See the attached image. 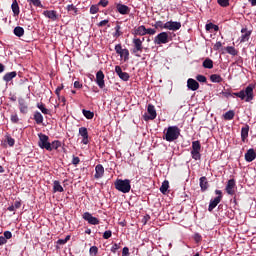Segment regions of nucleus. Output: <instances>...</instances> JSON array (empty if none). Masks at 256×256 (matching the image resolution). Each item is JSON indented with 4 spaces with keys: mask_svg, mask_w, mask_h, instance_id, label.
Masks as SVG:
<instances>
[{
    "mask_svg": "<svg viewBox=\"0 0 256 256\" xmlns=\"http://www.w3.org/2000/svg\"><path fill=\"white\" fill-rule=\"evenodd\" d=\"M232 97H239L241 101H246V103L253 101V85H248L245 90L240 92L232 93Z\"/></svg>",
    "mask_w": 256,
    "mask_h": 256,
    "instance_id": "obj_1",
    "label": "nucleus"
},
{
    "mask_svg": "<svg viewBox=\"0 0 256 256\" xmlns=\"http://www.w3.org/2000/svg\"><path fill=\"white\" fill-rule=\"evenodd\" d=\"M179 135H181V130L177 126H169L166 130H164V139H166L168 143L177 141V139H179Z\"/></svg>",
    "mask_w": 256,
    "mask_h": 256,
    "instance_id": "obj_2",
    "label": "nucleus"
},
{
    "mask_svg": "<svg viewBox=\"0 0 256 256\" xmlns=\"http://www.w3.org/2000/svg\"><path fill=\"white\" fill-rule=\"evenodd\" d=\"M115 189L121 193H129L131 191V181L129 179L121 180L118 179L115 182Z\"/></svg>",
    "mask_w": 256,
    "mask_h": 256,
    "instance_id": "obj_3",
    "label": "nucleus"
},
{
    "mask_svg": "<svg viewBox=\"0 0 256 256\" xmlns=\"http://www.w3.org/2000/svg\"><path fill=\"white\" fill-rule=\"evenodd\" d=\"M38 137V146L40 147V149H46V151H51V142L49 141V136L40 133L38 134Z\"/></svg>",
    "mask_w": 256,
    "mask_h": 256,
    "instance_id": "obj_4",
    "label": "nucleus"
},
{
    "mask_svg": "<svg viewBox=\"0 0 256 256\" xmlns=\"http://www.w3.org/2000/svg\"><path fill=\"white\" fill-rule=\"evenodd\" d=\"M132 43L134 47L131 53H133L135 57H141V53H143V41L139 38H134Z\"/></svg>",
    "mask_w": 256,
    "mask_h": 256,
    "instance_id": "obj_5",
    "label": "nucleus"
},
{
    "mask_svg": "<svg viewBox=\"0 0 256 256\" xmlns=\"http://www.w3.org/2000/svg\"><path fill=\"white\" fill-rule=\"evenodd\" d=\"M157 117V111L155 110V106L149 104L147 107V112L143 115L144 121H153Z\"/></svg>",
    "mask_w": 256,
    "mask_h": 256,
    "instance_id": "obj_6",
    "label": "nucleus"
},
{
    "mask_svg": "<svg viewBox=\"0 0 256 256\" xmlns=\"http://www.w3.org/2000/svg\"><path fill=\"white\" fill-rule=\"evenodd\" d=\"M82 218L84 219V221H87L89 223V225H99L100 221L99 218L94 217L91 213L89 212H85L82 215Z\"/></svg>",
    "mask_w": 256,
    "mask_h": 256,
    "instance_id": "obj_7",
    "label": "nucleus"
},
{
    "mask_svg": "<svg viewBox=\"0 0 256 256\" xmlns=\"http://www.w3.org/2000/svg\"><path fill=\"white\" fill-rule=\"evenodd\" d=\"M235 189H237V184L235 183V179L228 180L225 191L228 195H235Z\"/></svg>",
    "mask_w": 256,
    "mask_h": 256,
    "instance_id": "obj_8",
    "label": "nucleus"
},
{
    "mask_svg": "<svg viewBox=\"0 0 256 256\" xmlns=\"http://www.w3.org/2000/svg\"><path fill=\"white\" fill-rule=\"evenodd\" d=\"M96 83L100 89L105 88V74L101 70L96 73Z\"/></svg>",
    "mask_w": 256,
    "mask_h": 256,
    "instance_id": "obj_9",
    "label": "nucleus"
},
{
    "mask_svg": "<svg viewBox=\"0 0 256 256\" xmlns=\"http://www.w3.org/2000/svg\"><path fill=\"white\" fill-rule=\"evenodd\" d=\"M79 135L82 137L83 145H89V131L85 127L79 128Z\"/></svg>",
    "mask_w": 256,
    "mask_h": 256,
    "instance_id": "obj_10",
    "label": "nucleus"
},
{
    "mask_svg": "<svg viewBox=\"0 0 256 256\" xmlns=\"http://www.w3.org/2000/svg\"><path fill=\"white\" fill-rule=\"evenodd\" d=\"M115 73L118 75V77L122 81H128L130 78L129 73L123 72V69H121V66H115Z\"/></svg>",
    "mask_w": 256,
    "mask_h": 256,
    "instance_id": "obj_11",
    "label": "nucleus"
},
{
    "mask_svg": "<svg viewBox=\"0 0 256 256\" xmlns=\"http://www.w3.org/2000/svg\"><path fill=\"white\" fill-rule=\"evenodd\" d=\"M164 29H169V31H179L181 29V23L180 22H166L164 24Z\"/></svg>",
    "mask_w": 256,
    "mask_h": 256,
    "instance_id": "obj_12",
    "label": "nucleus"
},
{
    "mask_svg": "<svg viewBox=\"0 0 256 256\" xmlns=\"http://www.w3.org/2000/svg\"><path fill=\"white\" fill-rule=\"evenodd\" d=\"M116 10L120 15H129L131 8L125 4L118 3L116 4Z\"/></svg>",
    "mask_w": 256,
    "mask_h": 256,
    "instance_id": "obj_13",
    "label": "nucleus"
},
{
    "mask_svg": "<svg viewBox=\"0 0 256 256\" xmlns=\"http://www.w3.org/2000/svg\"><path fill=\"white\" fill-rule=\"evenodd\" d=\"M103 175H105V168L103 167V165L101 164L96 165L94 177L96 179H101Z\"/></svg>",
    "mask_w": 256,
    "mask_h": 256,
    "instance_id": "obj_14",
    "label": "nucleus"
},
{
    "mask_svg": "<svg viewBox=\"0 0 256 256\" xmlns=\"http://www.w3.org/2000/svg\"><path fill=\"white\" fill-rule=\"evenodd\" d=\"M187 87L188 89H190V91H197V89H199V82H197V80L195 79H188L187 80Z\"/></svg>",
    "mask_w": 256,
    "mask_h": 256,
    "instance_id": "obj_15",
    "label": "nucleus"
},
{
    "mask_svg": "<svg viewBox=\"0 0 256 256\" xmlns=\"http://www.w3.org/2000/svg\"><path fill=\"white\" fill-rule=\"evenodd\" d=\"M256 159V153L255 150L253 148L249 149L246 153H245V160L248 163H251L252 161H255Z\"/></svg>",
    "mask_w": 256,
    "mask_h": 256,
    "instance_id": "obj_16",
    "label": "nucleus"
},
{
    "mask_svg": "<svg viewBox=\"0 0 256 256\" xmlns=\"http://www.w3.org/2000/svg\"><path fill=\"white\" fill-rule=\"evenodd\" d=\"M43 15L46 16L48 19H51V21H57V11L55 10H45L43 12Z\"/></svg>",
    "mask_w": 256,
    "mask_h": 256,
    "instance_id": "obj_17",
    "label": "nucleus"
},
{
    "mask_svg": "<svg viewBox=\"0 0 256 256\" xmlns=\"http://www.w3.org/2000/svg\"><path fill=\"white\" fill-rule=\"evenodd\" d=\"M241 33L242 35L240 37V43L249 41V37H251V31L247 30L246 28H242Z\"/></svg>",
    "mask_w": 256,
    "mask_h": 256,
    "instance_id": "obj_18",
    "label": "nucleus"
},
{
    "mask_svg": "<svg viewBox=\"0 0 256 256\" xmlns=\"http://www.w3.org/2000/svg\"><path fill=\"white\" fill-rule=\"evenodd\" d=\"M221 203V196H217L213 200H210L209 206H208V211H213L215 207H217Z\"/></svg>",
    "mask_w": 256,
    "mask_h": 256,
    "instance_id": "obj_19",
    "label": "nucleus"
},
{
    "mask_svg": "<svg viewBox=\"0 0 256 256\" xmlns=\"http://www.w3.org/2000/svg\"><path fill=\"white\" fill-rule=\"evenodd\" d=\"M15 77H17L16 71L8 72L3 76V81H5V83H9L10 81H13Z\"/></svg>",
    "mask_w": 256,
    "mask_h": 256,
    "instance_id": "obj_20",
    "label": "nucleus"
},
{
    "mask_svg": "<svg viewBox=\"0 0 256 256\" xmlns=\"http://www.w3.org/2000/svg\"><path fill=\"white\" fill-rule=\"evenodd\" d=\"M12 5H11V9L12 12L14 14V17H18V15L21 13V10L19 8V3L17 2V0H12Z\"/></svg>",
    "mask_w": 256,
    "mask_h": 256,
    "instance_id": "obj_21",
    "label": "nucleus"
},
{
    "mask_svg": "<svg viewBox=\"0 0 256 256\" xmlns=\"http://www.w3.org/2000/svg\"><path fill=\"white\" fill-rule=\"evenodd\" d=\"M200 189L201 191H207L209 189V182L207 181V177L202 176L200 179Z\"/></svg>",
    "mask_w": 256,
    "mask_h": 256,
    "instance_id": "obj_22",
    "label": "nucleus"
},
{
    "mask_svg": "<svg viewBox=\"0 0 256 256\" xmlns=\"http://www.w3.org/2000/svg\"><path fill=\"white\" fill-rule=\"evenodd\" d=\"M53 191L54 193H63V191H65V189H63V186H61V182H59V180H55L53 182Z\"/></svg>",
    "mask_w": 256,
    "mask_h": 256,
    "instance_id": "obj_23",
    "label": "nucleus"
},
{
    "mask_svg": "<svg viewBox=\"0 0 256 256\" xmlns=\"http://www.w3.org/2000/svg\"><path fill=\"white\" fill-rule=\"evenodd\" d=\"M247 137H249V125H245L241 128V139L244 143L247 140Z\"/></svg>",
    "mask_w": 256,
    "mask_h": 256,
    "instance_id": "obj_24",
    "label": "nucleus"
},
{
    "mask_svg": "<svg viewBox=\"0 0 256 256\" xmlns=\"http://www.w3.org/2000/svg\"><path fill=\"white\" fill-rule=\"evenodd\" d=\"M19 103V109L20 113H23L24 115L29 111V107L25 104V100L21 99L18 101Z\"/></svg>",
    "mask_w": 256,
    "mask_h": 256,
    "instance_id": "obj_25",
    "label": "nucleus"
},
{
    "mask_svg": "<svg viewBox=\"0 0 256 256\" xmlns=\"http://www.w3.org/2000/svg\"><path fill=\"white\" fill-rule=\"evenodd\" d=\"M13 33L16 37H23V35H25V29L21 26H17L14 28Z\"/></svg>",
    "mask_w": 256,
    "mask_h": 256,
    "instance_id": "obj_26",
    "label": "nucleus"
},
{
    "mask_svg": "<svg viewBox=\"0 0 256 256\" xmlns=\"http://www.w3.org/2000/svg\"><path fill=\"white\" fill-rule=\"evenodd\" d=\"M67 12L70 13V15H78L79 13V9H77V7H75V5L73 4H69L67 7Z\"/></svg>",
    "mask_w": 256,
    "mask_h": 256,
    "instance_id": "obj_27",
    "label": "nucleus"
},
{
    "mask_svg": "<svg viewBox=\"0 0 256 256\" xmlns=\"http://www.w3.org/2000/svg\"><path fill=\"white\" fill-rule=\"evenodd\" d=\"M161 193L167 195L169 193V181L164 180L161 185Z\"/></svg>",
    "mask_w": 256,
    "mask_h": 256,
    "instance_id": "obj_28",
    "label": "nucleus"
},
{
    "mask_svg": "<svg viewBox=\"0 0 256 256\" xmlns=\"http://www.w3.org/2000/svg\"><path fill=\"white\" fill-rule=\"evenodd\" d=\"M34 121L37 123V125H41V123H43V114H41L39 111H36L34 113Z\"/></svg>",
    "mask_w": 256,
    "mask_h": 256,
    "instance_id": "obj_29",
    "label": "nucleus"
},
{
    "mask_svg": "<svg viewBox=\"0 0 256 256\" xmlns=\"http://www.w3.org/2000/svg\"><path fill=\"white\" fill-rule=\"evenodd\" d=\"M210 81L212 83H222L223 82V78L219 74H212L210 76Z\"/></svg>",
    "mask_w": 256,
    "mask_h": 256,
    "instance_id": "obj_30",
    "label": "nucleus"
},
{
    "mask_svg": "<svg viewBox=\"0 0 256 256\" xmlns=\"http://www.w3.org/2000/svg\"><path fill=\"white\" fill-rule=\"evenodd\" d=\"M37 108L40 109V111L44 114V115H51V111L47 108H45V104L43 103H38L37 104Z\"/></svg>",
    "mask_w": 256,
    "mask_h": 256,
    "instance_id": "obj_31",
    "label": "nucleus"
},
{
    "mask_svg": "<svg viewBox=\"0 0 256 256\" xmlns=\"http://www.w3.org/2000/svg\"><path fill=\"white\" fill-rule=\"evenodd\" d=\"M158 27H161V22H157L155 28L146 29V35H155Z\"/></svg>",
    "mask_w": 256,
    "mask_h": 256,
    "instance_id": "obj_32",
    "label": "nucleus"
},
{
    "mask_svg": "<svg viewBox=\"0 0 256 256\" xmlns=\"http://www.w3.org/2000/svg\"><path fill=\"white\" fill-rule=\"evenodd\" d=\"M135 35H147V28L144 25L139 26L135 30Z\"/></svg>",
    "mask_w": 256,
    "mask_h": 256,
    "instance_id": "obj_33",
    "label": "nucleus"
},
{
    "mask_svg": "<svg viewBox=\"0 0 256 256\" xmlns=\"http://www.w3.org/2000/svg\"><path fill=\"white\" fill-rule=\"evenodd\" d=\"M203 68L204 69H213V60L207 58L203 62Z\"/></svg>",
    "mask_w": 256,
    "mask_h": 256,
    "instance_id": "obj_34",
    "label": "nucleus"
},
{
    "mask_svg": "<svg viewBox=\"0 0 256 256\" xmlns=\"http://www.w3.org/2000/svg\"><path fill=\"white\" fill-rule=\"evenodd\" d=\"M192 159L199 161L201 159V150H191Z\"/></svg>",
    "mask_w": 256,
    "mask_h": 256,
    "instance_id": "obj_35",
    "label": "nucleus"
},
{
    "mask_svg": "<svg viewBox=\"0 0 256 256\" xmlns=\"http://www.w3.org/2000/svg\"><path fill=\"white\" fill-rule=\"evenodd\" d=\"M235 117V111L233 110H230V111H227L225 114H224V119L226 121H231V119H233Z\"/></svg>",
    "mask_w": 256,
    "mask_h": 256,
    "instance_id": "obj_36",
    "label": "nucleus"
},
{
    "mask_svg": "<svg viewBox=\"0 0 256 256\" xmlns=\"http://www.w3.org/2000/svg\"><path fill=\"white\" fill-rule=\"evenodd\" d=\"M82 113L86 119H93L95 117V113L91 112V110H82Z\"/></svg>",
    "mask_w": 256,
    "mask_h": 256,
    "instance_id": "obj_37",
    "label": "nucleus"
},
{
    "mask_svg": "<svg viewBox=\"0 0 256 256\" xmlns=\"http://www.w3.org/2000/svg\"><path fill=\"white\" fill-rule=\"evenodd\" d=\"M114 29L115 33L113 34V37L115 39H118V37H121V35H123V32H121V25H116Z\"/></svg>",
    "mask_w": 256,
    "mask_h": 256,
    "instance_id": "obj_38",
    "label": "nucleus"
},
{
    "mask_svg": "<svg viewBox=\"0 0 256 256\" xmlns=\"http://www.w3.org/2000/svg\"><path fill=\"white\" fill-rule=\"evenodd\" d=\"M170 38H169V34L167 32H162L161 33V43L165 44V43H169Z\"/></svg>",
    "mask_w": 256,
    "mask_h": 256,
    "instance_id": "obj_39",
    "label": "nucleus"
},
{
    "mask_svg": "<svg viewBox=\"0 0 256 256\" xmlns=\"http://www.w3.org/2000/svg\"><path fill=\"white\" fill-rule=\"evenodd\" d=\"M50 149L53 151V149L57 150L59 147H61V141L54 140L52 143H50Z\"/></svg>",
    "mask_w": 256,
    "mask_h": 256,
    "instance_id": "obj_40",
    "label": "nucleus"
},
{
    "mask_svg": "<svg viewBox=\"0 0 256 256\" xmlns=\"http://www.w3.org/2000/svg\"><path fill=\"white\" fill-rule=\"evenodd\" d=\"M226 51L229 55H232L233 57H235V55H237V49H235V47L233 46H228L226 47Z\"/></svg>",
    "mask_w": 256,
    "mask_h": 256,
    "instance_id": "obj_41",
    "label": "nucleus"
},
{
    "mask_svg": "<svg viewBox=\"0 0 256 256\" xmlns=\"http://www.w3.org/2000/svg\"><path fill=\"white\" fill-rule=\"evenodd\" d=\"M192 150L193 151H201V142L193 141L192 142Z\"/></svg>",
    "mask_w": 256,
    "mask_h": 256,
    "instance_id": "obj_42",
    "label": "nucleus"
},
{
    "mask_svg": "<svg viewBox=\"0 0 256 256\" xmlns=\"http://www.w3.org/2000/svg\"><path fill=\"white\" fill-rule=\"evenodd\" d=\"M97 253H99V248L97 246L90 247L89 249L90 256H97Z\"/></svg>",
    "mask_w": 256,
    "mask_h": 256,
    "instance_id": "obj_43",
    "label": "nucleus"
},
{
    "mask_svg": "<svg viewBox=\"0 0 256 256\" xmlns=\"http://www.w3.org/2000/svg\"><path fill=\"white\" fill-rule=\"evenodd\" d=\"M211 29H214V31H219V26L213 23L206 24V31H211Z\"/></svg>",
    "mask_w": 256,
    "mask_h": 256,
    "instance_id": "obj_44",
    "label": "nucleus"
},
{
    "mask_svg": "<svg viewBox=\"0 0 256 256\" xmlns=\"http://www.w3.org/2000/svg\"><path fill=\"white\" fill-rule=\"evenodd\" d=\"M28 3H30V5H34V7H43L41 0H28Z\"/></svg>",
    "mask_w": 256,
    "mask_h": 256,
    "instance_id": "obj_45",
    "label": "nucleus"
},
{
    "mask_svg": "<svg viewBox=\"0 0 256 256\" xmlns=\"http://www.w3.org/2000/svg\"><path fill=\"white\" fill-rule=\"evenodd\" d=\"M71 239L70 235H67L65 239H58L57 240V245H65L67 241Z\"/></svg>",
    "mask_w": 256,
    "mask_h": 256,
    "instance_id": "obj_46",
    "label": "nucleus"
},
{
    "mask_svg": "<svg viewBox=\"0 0 256 256\" xmlns=\"http://www.w3.org/2000/svg\"><path fill=\"white\" fill-rule=\"evenodd\" d=\"M123 47L121 46V44H117L115 46V51L118 55H120V57H123Z\"/></svg>",
    "mask_w": 256,
    "mask_h": 256,
    "instance_id": "obj_47",
    "label": "nucleus"
},
{
    "mask_svg": "<svg viewBox=\"0 0 256 256\" xmlns=\"http://www.w3.org/2000/svg\"><path fill=\"white\" fill-rule=\"evenodd\" d=\"M6 141L9 147H13L15 145V139L11 136H6Z\"/></svg>",
    "mask_w": 256,
    "mask_h": 256,
    "instance_id": "obj_48",
    "label": "nucleus"
},
{
    "mask_svg": "<svg viewBox=\"0 0 256 256\" xmlns=\"http://www.w3.org/2000/svg\"><path fill=\"white\" fill-rule=\"evenodd\" d=\"M217 3L220 7H229V0H217Z\"/></svg>",
    "mask_w": 256,
    "mask_h": 256,
    "instance_id": "obj_49",
    "label": "nucleus"
},
{
    "mask_svg": "<svg viewBox=\"0 0 256 256\" xmlns=\"http://www.w3.org/2000/svg\"><path fill=\"white\" fill-rule=\"evenodd\" d=\"M90 13L91 15H95L96 13H99V6L97 5H92L90 7Z\"/></svg>",
    "mask_w": 256,
    "mask_h": 256,
    "instance_id": "obj_50",
    "label": "nucleus"
},
{
    "mask_svg": "<svg viewBox=\"0 0 256 256\" xmlns=\"http://www.w3.org/2000/svg\"><path fill=\"white\" fill-rule=\"evenodd\" d=\"M122 57L124 58V61H129V49L122 50Z\"/></svg>",
    "mask_w": 256,
    "mask_h": 256,
    "instance_id": "obj_51",
    "label": "nucleus"
},
{
    "mask_svg": "<svg viewBox=\"0 0 256 256\" xmlns=\"http://www.w3.org/2000/svg\"><path fill=\"white\" fill-rule=\"evenodd\" d=\"M113 232L111 230H107L103 233V239H111Z\"/></svg>",
    "mask_w": 256,
    "mask_h": 256,
    "instance_id": "obj_52",
    "label": "nucleus"
},
{
    "mask_svg": "<svg viewBox=\"0 0 256 256\" xmlns=\"http://www.w3.org/2000/svg\"><path fill=\"white\" fill-rule=\"evenodd\" d=\"M197 81H199V83H207V77L203 76V75H198L196 76Z\"/></svg>",
    "mask_w": 256,
    "mask_h": 256,
    "instance_id": "obj_53",
    "label": "nucleus"
},
{
    "mask_svg": "<svg viewBox=\"0 0 256 256\" xmlns=\"http://www.w3.org/2000/svg\"><path fill=\"white\" fill-rule=\"evenodd\" d=\"M105 25H107V27H111V25H109V20H102L98 23V27H105Z\"/></svg>",
    "mask_w": 256,
    "mask_h": 256,
    "instance_id": "obj_54",
    "label": "nucleus"
},
{
    "mask_svg": "<svg viewBox=\"0 0 256 256\" xmlns=\"http://www.w3.org/2000/svg\"><path fill=\"white\" fill-rule=\"evenodd\" d=\"M10 120L12 123H19V116H17V114H12Z\"/></svg>",
    "mask_w": 256,
    "mask_h": 256,
    "instance_id": "obj_55",
    "label": "nucleus"
},
{
    "mask_svg": "<svg viewBox=\"0 0 256 256\" xmlns=\"http://www.w3.org/2000/svg\"><path fill=\"white\" fill-rule=\"evenodd\" d=\"M63 85H61V86H58L57 88H56V90H55V93H56V95H57V97L58 98H61V91H63Z\"/></svg>",
    "mask_w": 256,
    "mask_h": 256,
    "instance_id": "obj_56",
    "label": "nucleus"
},
{
    "mask_svg": "<svg viewBox=\"0 0 256 256\" xmlns=\"http://www.w3.org/2000/svg\"><path fill=\"white\" fill-rule=\"evenodd\" d=\"M3 237L7 241V239H11L13 237V233H11V231H5Z\"/></svg>",
    "mask_w": 256,
    "mask_h": 256,
    "instance_id": "obj_57",
    "label": "nucleus"
},
{
    "mask_svg": "<svg viewBox=\"0 0 256 256\" xmlns=\"http://www.w3.org/2000/svg\"><path fill=\"white\" fill-rule=\"evenodd\" d=\"M222 47H223V44L220 41H218L214 44L213 49H214V51H219V49H221Z\"/></svg>",
    "mask_w": 256,
    "mask_h": 256,
    "instance_id": "obj_58",
    "label": "nucleus"
},
{
    "mask_svg": "<svg viewBox=\"0 0 256 256\" xmlns=\"http://www.w3.org/2000/svg\"><path fill=\"white\" fill-rule=\"evenodd\" d=\"M79 163H81V159L77 156H73L72 165H79Z\"/></svg>",
    "mask_w": 256,
    "mask_h": 256,
    "instance_id": "obj_59",
    "label": "nucleus"
},
{
    "mask_svg": "<svg viewBox=\"0 0 256 256\" xmlns=\"http://www.w3.org/2000/svg\"><path fill=\"white\" fill-rule=\"evenodd\" d=\"M154 43H156V45H161V33H159L155 40H154Z\"/></svg>",
    "mask_w": 256,
    "mask_h": 256,
    "instance_id": "obj_60",
    "label": "nucleus"
},
{
    "mask_svg": "<svg viewBox=\"0 0 256 256\" xmlns=\"http://www.w3.org/2000/svg\"><path fill=\"white\" fill-rule=\"evenodd\" d=\"M119 249V244L115 243L112 247H111V252L112 253H117Z\"/></svg>",
    "mask_w": 256,
    "mask_h": 256,
    "instance_id": "obj_61",
    "label": "nucleus"
},
{
    "mask_svg": "<svg viewBox=\"0 0 256 256\" xmlns=\"http://www.w3.org/2000/svg\"><path fill=\"white\" fill-rule=\"evenodd\" d=\"M122 256H129V248L128 247H124L122 249Z\"/></svg>",
    "mask_w": 256,
    "mask_h": 256,
    "instance_id": "obj_62",
    "label": "nucleus"
},
{
    "mask_svg": "<svg viewBox=\"0 0 256 256\" xmlns=\"http://www.w3.org/2000/svg\"><path fill=\"white\" fill-rule=\"evenodd\" d=\"M98 5H101L102 7H107V5H109V1H107V0H100Z\"/></svg>",
    "mask_w": 256,
    "mask_h": 256,
    "instance_id": "obj_63",
    "label": "nucleus"
},
{
    "mask_svg": "<svg viewBox=\"0 0 256 256\" xmlns=\"http://www.w3.org/2000/svg\"><path fill=\"white\" fill-rule=\"evenodd\" d=\"M5 244H7V240L3 236H0V246H3Z\"/></svg>",
    "mask_w": 256,
    "mask_h": 256,
    "instance_id": "obj_64",
    "label": "nucleus"
}]
</instances>
